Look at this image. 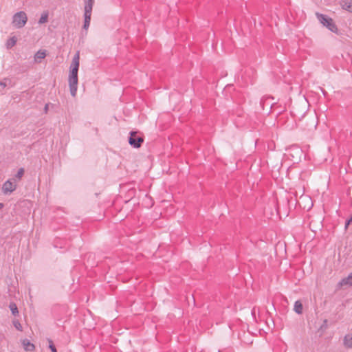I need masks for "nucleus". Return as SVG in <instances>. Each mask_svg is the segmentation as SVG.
<instances>
[{
	"label": "nucleus",
	"mask_w": 352,
	"mask_h": 352,
	"mask_svg": "<svg viewBox=\"0 0 352 352\" xmlns=\"http://www.w3.org/2000/svg\"><path fill=\"white\" fill-rule=\"evenodd\" d=\"M7 79H4L2 81H0V91H1L6 86H7Z\"/></svg>",
	"instance_id": "aec40b11"
},
{
	"label": "nucleus",
	"mask_w": 352,
	"mask_h": 352,
	"mask_svg": "<svg viewBox=\"0 0 352 352\" xmlns=\"http://www.w3.org/2000/svg\"><path fill=\"white\" fill-rule=\"evenodd\" d=\"M17 42V38L16 36H12L11 38H10L8 41H7V43H6V47L8 49H10L12 48V47H14L16 43Z\"/></svg>",
	"instance_id": "f8f14e48"
},
{
	"label": "nucleus",
	"mask_w": 352,
	"mask_h": 352,
	"mask_svg": "<svg viewBox=\"0 0 352 352\" xmlns=\"http://www.w3.org/2000/svg\"><path fill=\"white\" fill-rule=\"evenodd\" d=\"M305 198H306V199H308L310 201V202H311V204H310V206H309V208H311V207H312V206H313V204H312V202H311V201L310 198H309V197H305Z\"/></svg>",
	"instance_id": "5701e85b"
},
{
	"label": "nucleus",
	"mask_w": 352,
	"mask_h": 352,
	"mask_svg": "<svg viewBox=\"0 0 352 352\" xmlns=\"http://www.w3.org/2000/svg\"><path fill=\"white\" fill-rule=\"evenodd\" d=\"M47 19H48V12H44L42 13V14L39 19L38 23H40V24L45 23L47 21Z\"/></svg>",
	"instance_id": "2eb2a0df"
},
{
	"label": "nucleus",
	"mask_w": 352,
	"mask_h": 352,
	"mask_svg": "<svg viewBox=\"0 0 352 352\" xmlns=\"http://www.w3.org/2000/svg\"><path fill=\"white\" fill-rule=\"evenodd\" d=\"M351 222H352V217L346 221L345 227L346 228Z\"/></svg>",
	"instance_id": "412c9836"
},
{
	"label": "nucleus",
	"mask_w": 352,
	"mask_h": 352,
	"mask_svg": "<svg viewBox=\"0 0 352 352\" xmlns=\"http://www.w3.org/2000/svg\"><path fill=\"white\" fill-rule=\"evenodd\" d=\"M9 308L14 316H16L19 314L18 308L15 303H10L9 305Z\"/></svg>",
	"instance_id": "dca6fc26"
},
{
	"label": "nucleus",
	"mask_w": 352,
	"mask_h": 352,
	"mask_svg": "<svg viewBox=\"0 0 352 352\" xmlns=\"http://www.w3.org/2000/svg\"><path fill=\"white\" fill-rule=\"evenodd\" d=\"M79 60H80V54L79 52H78L73 57L72 62L70 66V72L78 73L79 68Z\"/></svg>",
	"instance_id": "0eeeda50"
},
{
	"label": "nucleus",
	"mask_w": 352,
	"mask_h": 352,
	"mask_svg": "<svg viewBox=\"0 0 352 352\" xmlns=\"http://www.w3.org/2000/svg\"><path fill=\"white\" fill-rule=\"evenodd\" d=\"M294 311L298 314L302 312V305L299 300L296 301L294 303Z\"/></svg>",
	"instance_id": "4468645a"
},
{
	"label": "nucleus",
	"mask_w": 352,
	"mask_h": 352,
	"mask_svg": "<svg viewBox=\"0 0 352 352\" xmlns=\"http://www.w3.org/2000/svg\"><path fill=\"white\" fill-rule=\"evenodd\" d=\"M22 344L24 349L26 351H33L35 348L34 345L32 343H31L28 339L23 340Z\"/></svg>",
	"instance_id": "9d476101"
},
{
	"label": "nucleus",
	"mask_w": 352,
	"mask_h": 352,
	"mask_svg": "<svg viewBox=\"0 0 352 352\" xmlns=\"http://www.w3.org/2000/svg\"><path fill=\"white\" fill-rule=\"evenodd\" d=\"M338 287H342L343 286L351 287L352 286V272L349 274L346 278H342L340 280L338 284Z\"/></svg>",
	"instance_id": "6e6552de"
},
{
	"label": "nucleus",
	"mask_w": 352,
	"mask_h": 352,
	"mask_svg": "<svg viewBox=\"0 0 352 352\" xmlns=\"http://www.w3.org/2000/svg\"><path fill=\"white\" fill-rule=\"evenodd\" d=\"M46 56L45 50H39L34 55V61L39 62L41 60L45 58Z\"/></svg>",
	"instance_id": "9b49d317"
},
{
	"label": "nucleus",
	"mask_w": 352,
	"mask_h": 352,
	"mask_svg": "<svg viewBox=\"0 0 352 352\" xmlns=\"http://www.w3.org/2000/svg\"><path fill=\"white\" fill-rule=\"evenodd\" d=\"M296 152H297V153H301V151H300V150H299V149H296Z\"/></svg>",
	"instance_id": "393cba45"
},
{
	"label": "nucleus",
	"mask_w": 352,
	"mask_h": 352,
	"mask_svg": "<svg viewBox=\"0 0 352 352\" xmlns=\"http://www.w3.org/2000/svg\"><path fill=\"white\" fill-rule=\"evenodd\" d=\"M48 342H49V348L50 349L51 351L52 352H57L55 346L54 345L52 340L50 339H48Z\"/></svg>",
	"instance_id": "a211bd4d"
},
{
	"label": "nucleus",
	"mask_w": 352,
	"mask_h": 352,
	"mask_svg": "<svg viewBox=\"0 0 352 352\" xmlns=\"http://www.w3.org/2000/svg\"><path fill=\"white\" fill-rule=\"evenodd\" d=\"M94 0H85V6H89L90 8H93Z\"/></svg>",
	"instance_id": "6ab92c4d"
},
{
	"label": "nucleus",
	"mask_w": 352,
	"mask_h": 352,
	"mask_svg": "<svg viewBox=\"0 0 352 352\" xmlns=\"http://www.w3.org/2000/svg\"><path fill=\"white\" fill-rule=\"evenodd\" d=\"M68 82L70 94L73 97H75L76 96L78 89V73L69 72Z\"/></svg>",
	"instance_id": "7ed1b4c3"
},
{
	"label": "nucleus",
	"mask_w": 352,
	"mask_h": 352,
	"mask_svg": "<svg viewBox=\"0 0 352 352\" xmlns=\"http://www.w3.org/2000/svg\"><path fill=\"white\" fill-rule=\"evenodd\" d=\"M316 16L317 19L323 26L326 27L329 30L333 33H338V29L331 17L319 12H316Z\"/></svg>",
	"instance_id": "f257e3e1"
},
{
	"label": "nucleus",
	"mask_w": 352,
	"mask_h": 352,
	"mask_svg": "<svg viewBox=\"0 0 352 352\" xmlns=\"http://www.w3.org/2000/svg\"><path fill=\"white\" fill-rule=\"evenodd\" d=\"M24 174V169L23 168H21L18 170L17 173L15 175L14 178L15 179H17L18 180H20L21 177L23 176Z\"/></svg>",
	"instance_id": "f3484780"
},
{
	"label": "nucleus",
	"mask_w": 352,
	"mask_h": 352,
	"mask_svg": "<svg viewBox=\"0 0 352 352\" xmlns=\"http://www.w3.org/2000/svg\"><path fill=\"white\" fill-rule=\"evenodd\" d=\"M3 207V204L2 203H0V210Z\"/></svg>",
	"instance_id": "b1692460"
},
{
	"label": "nucleus",
	"mask_w": 352,
	"mask_h": 352,
	"mask_svg": "<svg viewBox=\"0 0 352 352\" xmlns=\"http://www.w3.org/2000/svg\"><path fill=\"white\" fill-rule=\"evenodd\" d=\"M16 181L14 178L9 179L6 181L1 187L2 192L7 195H10L16 189Z\"/></svg>",
	"instance_id": "20e7f679"
},
{
	"label": "nucleus",
	"mask_w": 352,
	"mask_h": 352,
	"mask_svg": "<svg viewBox=\"0 0 352 352\" xmlns=\"http://www.w3.org/2000/svg\"><path fill=\"white\" fill-rule=\"evenodd\" d=\"M144 142V138L138 135L137 132L131 131L130 136L129 138V143L133 148H140Z\"/></svg>",
	"instance_id": "39448f33"
},
{
	"label": "nucleus",
	"mask_w": 352,
	"mask_h": 352,
	"mask_svg": "<svg viewBox=\"0 0 352 352\" xmlns=\"http://www.w3.org/2000/svg\"><path fill=\"white\" fill-rule=\"evenodd\" d=\"M341 6L342 9L352 13V0H343Z\"/></svg>",
	"instance_id": "1a4fd4ad"
},
{
	"label": "nucleus",
	"mask_w": 352,
	"mask_h": 352,
	"mask_svg": "<svg viewBox=\"0 0 352 352\" xmlns=\"http://www.w3.org/2000/svg\"><path fill=\"white\" fill-rule=\"evenodd\" d=\"M344 342L347 347H352V334L345 336Z\"/></svg>",
	"instance_id": "ddd939ff"
},
{
	"label": "nucleus",
	"mask_w": 352,
	"mask_h": 352,
	"mask_svg": "<svg viewBox=\"0 0 352 352\" xmlns=\"http://www.w3.org/2000/svg\"><path fill=\"white\" fill-rule=\"evenodd\" d=\"M28 21V16L23 11H19L12 16V25L16 29L23 28Z\"/></svg>",
	"instance_id": "f03ea898"
},
{
	"label": "nucleus",
	"mask_w": 352,
	"mask_h": 352,
	"mask_svg": "<svg viewBox=\"0 0 352 352\" xmlns=\"http://www.w3.org/2000/svg\"><path fill=\"white\" fill-rule=\"evenodd\" d=\"M91 8L89 7V6H85L84 8V24H83V29L87 30L90 25V21H91V16L92 12Z\"/></svg>",
	"instance_id": "423d86ee"
},
{
	"label": "nucleus",
	"mask_w": 352,
	"mask_h": 352,
	"mask_svg": "<svg viewBox=\"0 0 352 352\" xmlns=\"http://www.w3.org/2000/svg\"><path fill=\"white\" fill-rule=\"evenodd\" d=\"M14 325H15L16 329H18L19 330H21V324L19 323L15 324Z\"/></svg>",
	"instance_id": "4be33fe9"
}]
</instances>
